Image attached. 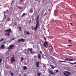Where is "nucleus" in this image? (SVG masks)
Returning <instances> with one entry per match:
<instances>
[{
	"mask_svg": "<svg viewBox=\"0 0 76 76\" xmlns=\"http://www.w3.org/2000/svg\"><path fill=\"white\" fill-rule=\"evenodd\" d=\"M38 19H39V15H38L36 19V27H34L35 31H37V30L38 29V28L39 26V21L38 20Z\"/></svg>",
	"mask_w": 76,
	"mask_h": 76,
	"instance_id": "nucleus-1",
	"label": "nucleus"
},
{
	"mask_svg": "<svg viewBox=\"0 0 76 76\" xmlns=\"http://www.w3.org/2000/svg\"><path fill=\"white\" fill-rule=\"evenodd\" d=\"M5 32H7L5 33V35H7L8 37H9L10 36V33L12 32V29L10 28L7 29L5 31Z\"/></svg>",
	"mask_w": 76,
	"mask_h": 76,
	"instance_id": "nucleus-2",
	"label": "nucleus"
},
{
	"mask_svg": "<svg viewBox=\"0 0 76 76\" xmlns=\"http://www.w3.org/2000/svg\"><path fill=\"white\" fill-rule=\"evenodd\" d=\"M44 39L45 40V42L43 45V46L45 47V48H47V46H48V42L46 41L47 40V39H46V38L45 37H44ZM45 44L47 46H46Z\"/></svg>",
	"mask_w": 76,
	"mask_h": 76,
	"instance_id": "nucleus-3",
	"label": "nucleus"
},
{
	"mask_svg": "<svg viewBox=\"0 0 76 76\" xmlns=\"http://www.w3.org/2000/svg\"><path fill=\"white\" fill-rule=\"evenodd\" d=\"M14 47V45H10L9 46V47L7 48L8 50H13V48Z\"/></svg>",
	"mask_w": 76,
	"mask_h": 76,
	"instance_id": "nucleus-4",
	"label": "nucleus"
},
{
	"mask_svg": "<svg viewBox=\"0 0 76 76\" xmlns=\"http://www.w3.org/2000/svg\"><path fill=\"white\" fill-rule=\"evenodd\" d=\"M20 41H22L23 42H25V39L23 38L20 39L18 41V42H20Z\"/></svg>",
	"mask_w": 76,
	"mask_h": 76,
	"instance_id": "nucleus-5",
	"label": "nucleus"
},
{
	"mask_svg": "<svg viewBox=\"0 0 76 76\" xmlns=\"http://www.w3.org/2000/svg\"><path fill=\"white\" fill-rule=\"evenodd\" d=\"M65 72L66 73H68V74L67 75L65 72H64V74L65 76H69V75L70 74V72L68 71H65Z\"/></svg>",
	"mask_w": 76,
	"mask_h": 76,
	"instance_id": "nucleus-6",
	"label": "nucleus"
},
{
	"mask_svg": "<svg viewBox=\"0 0 76 76\" xmlns=\"http://www.w3.org/2000/svg\"><path fill=\"white\" fill-rule=\"evenodd\" d=\"M15 61V58L14 57L12 56L11 60V63H13L14 61Z\"/></svg>",
	"mask_w": 76,
	"mask_h": 76,
	"instance_id": "nucleus-7",
	"label": "nucleus"
},
{
	"mask_svg": "<svg viewBox=\"0 0 76 76\" xmlns=\"http://www.w3.org/2000/svg\"><path fill=\"white\" fill-rule=\"evenodd\" d=\"M39 61L36 62V67H39Z\"/></svg>",
	"mask_w": 76,
	"mask_h": 76,
	"instance_id": "nucleus-8",
	"label": "nucleus"
},
{
	"mask_svg": "<svg viewBox=\"0 0 76 76\" xmlns=\"http://www.w3.org/2000/svg\"><path fill=\"white\" fill-rule=\"evenodd\" d=\"M28 50H29V51H30V53L32 54H34V53H35V52H32V48H31L30 49L29 48H28Z\"/></svg>",
	"mask_w": 76,
	"mask_h": 76,
	"instance_id": "nucleus-9",
	"label": "nucleus"
},
{
	"mask_svg": "<svg viewBox=\"0 0 76 76\" xmlns=\"http://www.w3.org/2000/svg\"><path fill=\"white\" fill-rule=\"evenodd\" d=\"M48 70L49 72H50L51 74H53V75H55V74L54 73V72H53V71H51L50 69H48Z\"/></svg>",
	"mask_w": 76,
	"mask_h": 76,
	"instance_id": "nucleus-10",
	"label": "nucleus"
},
{
	"mask_svg": "<svg viewBox=\"0 0 76 76\" xmlns=\"http://www.w3.org/2000/svg\"><path fill=\"white\" fill-rule=\"evenodd\" d=\"M38 59L41 60V55L38 54Z\"/></svg>",
	"mask_w": 76,
	"mask_h": 76,
	"instance_id": "nucleus-11",
	"label": "nucleus"
},
{
	"mask_svg": "<svg viewBox=\"0 0 76 76\" xmlns=\"http://www.w3.org/2000/svg\"><path fill=\"white\" fill-rule=\"evenodd\" d=\"M4 45H2L1 47V48L2 49V48H4Z\"/></svg>",
	"mask_w": 76,
	"mask_h": 76,
	"instance_id": "nucleus-12",
	"label": "nucleus"
},
{
	"mask_svg": "<svg viewBox=\"0 0 76 76\" xmlns=\"http://www.w3.org/2000/svg\"><path fill=\"white\" fill-rule=\"evenodd\" d=\"M27 69V67L25 66H23V69L24 70H26Z\"/></svg>",
	"mask_w": 76,
	"mask_h": 76,
	"instance_id": "nucleus-13",
	"label": "nucleus"
},
{
	"mask_svg": "<svg viewBox=\"0 0 76 76\" xmlns=\"http://www.w3.org/2000/svg\"><path fill=\"white\" fill-rule=\"evenodd\" d=\"M50 66H51V67L52 69H54V66L52 65L51 64H50Z\"/></svg>",
	"mask_w": 76,
	"mask_h": 76,
	"instance_id": "nucleus-14",
	"label": "nucleus"
},
{
	"mask_svg": "<svg viewBox=\"0 0 76 76\" xmlns=\"http://www.w3.org/2000/svg\"><path fill=\"white\" fill-rule=\"evenodd\" d=\"M69 63H70V64H76V62H74V63L69 62Z\"/></svg>",
	"mask_w": 76,
	"mask_h": 76,
	"instance_id": "nucleus-15",
	"label": "nucleus"
},
{
	"mask_svg": "<svg viewBox=\"0 0 76 76\" xmlns=\"http://www.w3.org/2000/svg\"><path fill=\"white\" fill-rule=\"evenodd\" d=\"M69 61H73V59L69 58Z\"/></svg>",
	"mask_w": 76,
	"mask_h": 76,
	"instance_id": "nucleus-16",
	"label": "nucleus"
},
{
	"mask_svg": "<svg viewBox=\"0 0 76 76\" xmlns=\"http://www.w3.org/2000/svg\"><path fill=\"white\" fill-rule=\"evenodd\" d=\"M65 60L66 61H69V58H66L65 59Z\"/></svg>",
	"mask_w": 76,
	"mask_h": 76,
	"instance_id": "nucleus-17",
	"label": "nucleus"
},
{
	"mask_svg": "<svg viewBox=\"0 0 76 76\" xmlns=\"http://www.w3.org/2000/svg\"><path fill=\"white\" fill-rule=\"evenodd\" d=\"M18 29H19V31H21V27H18Z\"/></svg>",
	"mask_w": 76,
	"mask_h": 76,
	"instance_id": "nucleus-18",
	"label": "nucleus"
},
{
	"mask_svg": "<svg viewBox=\"0 0 76 76\" xmlns=\"http://www.w3.org/2000/svg\"><path fill=\"white\" fill-rule=\"evenodd\" d=\"M29 31H28L26 32V34H27V35H29L30 34V33H29Z\"/></svg>",
	"mask_w": 76,
	"mask_h": 76,
	"instance_id": "nucleus-19",
	"label": "nucleus"
},
{
	"mask_svg": "<svg viewBox=\"0 0 76 76\" xmlns=\"http://www.w3.org/2000/svg\"><path fill=\"white\" fill-rule=\"evenodd\" d=\"M10 74L11 76H14V74H13V72H11Z\"/></svg>",
	"mask_w": 76,
	"mask_h": 76,
	"instance_id": "nucleus-20",
	"label": "nucleus"
},
{
	"mask_svg": "<svg viewBox=\"0 0 76 76\" xmlns=\"http://www.w3.org/2000/svg\"><path fill=\"white\" fill-rule=\"evenodd\" d=\"M37 76H41V73H37Z\"/></svg>",
	"mask_w": 76,
	"mask_h": 76,
	"instance_id": "nucleus-21",
	"label": "nucleus"
},
{
	"mask_svg": "<svg viewBox=\"0 0 76 76\" xmlns=\"http://www.w3.org/2000/svg\"><path fill=\"white\" fill-rule=\"evenodd\" d=\"M18 9H21V10H22L23 9H22V7H20L19 6H18Z\"/></svg>",
	"mask_w": 76,
	"mask_h": 76,
	"instance_id": "nucleus-22",
	"label": "nucleus"
},
{
	"mask_svg": "<svg viewBox=\"0 0 76 76\" xmlns=\"http://www.w3.org/2000/svg\"><path fill=\"white\" fill-rule=\"evenodd\" d=\"M25 13H23L21 15V16H22V17H23V16H25Z\"/></svg>",
	"mask_w": 76,
	"mask_h": 76,
	"instance_id": "nucleus-23",
	"label": "nucleus"
},
{
	"mask_svg": "<svg viewBox=\"0 0 76 76\" xmlns=\"http://www.w3.org/2000/svg\"><path fill=\"white\" fill-rule=\"evenodd\" d=\"M72 45H67L68 47H71Z\"/></svg>",
	"mask_w": 76,
	"mask_h": 76,
	"instance_id": "nucleus-24",
	"label": "nucleus"
},
{
	"mask_svg": "<svg viewBox=\"0 0 76 76\" xmlns=\"http://www.w3.org/2000/svg\"><path fill=\"white\" fill-rule=\"evenodd\" d=\"M30 12H31V13H33V10H30Z\"/></svg>",
	"mask_w": 76,
	"mask_h": 76,
	"instance_id": "nucleus-25",
	"label": "nucleus"
},
{
	"mask_svg": "<svg viewBox=\"0 0 76 76\" xmlns=\"http://www.w3.org/2000/svg\"><path fill=\"white\" fill-rule=\"evenodd\" d=\"M21 61H23V57H21Z\"/></svg>",
	"mask_w": 76,
	"mask_h": 76,
	"instance_id": "nucleus-26",
	"label": "nucleus"
},
{
	"mask_svg": "<svg viewBox=\"0 0 76 76\" xmlns=\"http://www.w3.org/2000/svg\"><path fill=\"white\" fill-rule=\"evenodd\" d=\"M34 26H32L31 27V28H32L31 29V30H34Z\"/></svg>",
	"mask_w": 76,
	"mask_h": 76,
	"instance_id": "nucleus-27",
	"label": "nucleus"
},
{
	"mask_svg": "<svg viewBox=\"0 0 76 76\" xmlns=\"http://www.w3.org/2000/svg\"><path fill=\"white\" fill-rule=\"evenodd\" d=\"M4 40V39H2L0 40V42H1V41H3Z\"/></svg>",
	"mask_w": 76,
	"mask_h": 76,
	"instance_id": "nucleus-28",
	"label": "nucleus"
},
{
	"mask_svg": "<svg viewBox=\"0 0 76 76\" xmlns=\"http://www.w3.org/2000/svg\"><path fill=\"white\" fill-rule=\"evenodd\" d=\"M39 52H40V53L41 54H42V51H41V50H40Z\"/></svg>",
	"mask_w": 76,
	"mask_h": 76,
	"instance_id": "nucleus-29",
	"label": "nucleus"
},
{
	"mask_svg": "<svg viewBox=\"0 0 76 76\" xmlns=\"http://www.w3.org/2000/svg\"><path fill=\"white\" fill-rule=\"evenodd\" d=\"M36 57H37V56H34V58H36Z\"/></svg>",
	"mask_w": 76,
	"mask_h": 76,
	"instance_id": "nucleus-30",
	"label": "nucleus"
},
{
	"mask_svg": "<svg viewBox=\"0 0 76 76\" xmlns=\"http://www.w3.org/2000/svg\"><path fill=\"white\" fill-rule=\"evenodd\" d=\"M58 72V70H56V72L55 73H57V72Z\"/></svg>",
	"mask_w": 76,
	"mask_h": 76,
	"instance_id": "nucleus-31",
	"label": "nucleus"
},
{
	"mask_svg": "<svg viewBox=\"0 0 76 76\" xmlns=\"http://www.w3.org/2000/svg\"><path fill=\"white\" fill-rule=\"evenodd\" d=\"M10 18H9L7 19V20H10Z\"/></svg>",
	"mask_w": 76,
	"mask_h": 76,
	"instance_id": "nucleus-32",
	"label": "nucleus"
},
{
	"mask_svg": "<svg viewBox=\"0 0 76 76\" xmlns=\"http://www.w3.org/2000/svg\"><path fill=\"white\" fill-rule=\"evenodd\" d=\"M46 14H47L46 12L45 13V14H44V16H45V15H46Z\"/></svg>",
	"mask_w": 76,
	"mask_h": 76,
	"instance_id": "nucleus-33",
	"label": "nucleus"
},
{
	"mask_svg": "<svg viewBox=\"0 0 76 76\" xmlns=\"http://www.w3.org/2000/svg\"><path fill=\"white\" fill-rule=\"evenodd\" d=\"M68 41L69 42H70V41H71V40H68Z\"/></svg>",
	"mask_w": 76,
	"mask_h": 76,
	"instance_id": "nucleus-34",
	"label": "nucleus"
},
{
	"mask_svg": "<svg viewBox=\"0 0 76 76\" xmlns=\"http://www.w3.org/2000/svg\"><path fill=\"white\" fill-rule=\"evenodd\" d=\"M70 24L72 26V23H70Z\"/></svg>",
	"mask_w": 76,
	"mask_h": 76,
	"instance_id": "nucleus-35",
	"label": "nucleus"
},
{
	"mask_svg": "<svg viewBox=\"0 0 76 76\" xmlns=\"http://www.w3.org/2000/svg\"><path fill=\"white\" fill-rule=\"evenodd\" d=\"M14 39H15L13 38H12V40H14Z\"/></svg>",
	"mask_w": 76,
	"mask_h": 76,
	"instance_id": "nucleus-36",
	"label": "nucleus"
},
{
	"mask_svg": "<svg viewBox=\"0 0 76 76\" xmlns=\"http://www.w3.org/2000/svg\"><path fill=\"white\" fill-rule=\"evenodd\" d=\"M31 20H30L29 22V23H31Z\"/></svg>",
	"mask_w": 76,
	"mask_h": 76,
	"instance_id": "nucleus-37",
	"label": "nucleus"
},
{
	"mask_svg": "<svg viewBox=\"0 0 76 76\" xmlns=\"http://www.w3.org/2000/svg\"><path fill=\"white\" fill-rule=\"evenodd\" d=\"M23 1V0H21V1H21V2H22V1Z\"/></svg>",
	"mask_w": 76,
	"mask_h": 76,
	"instance_id": "nucleus-38",
	"label": "nucleus"
},
{
	"mask_svg": "<svg viewBox=\"0 0 76 76\" xmlns=\"http://www.w3.org/2000/svg\"><path fill=\"white\" fill-rule=\"evenodd\" d=\"M60 62H63V61H60Z\"/></svg>",
	"mask_w": 76,
	"mask_h": 76,
	"instance_id": "nucleus-39",
	"label": "nucleus"
},
{
	"mask_svg": "<svg viewBox=\"0 0 76 76\" xmlns=\"http://www.w3.org/2000/svg\"><path fill=\"white\" fill-rule=\"evenodd\" d=\"M15 25H17V23H15Z\"/></svg>",
	"mask_w": 76,
	"mask_h": 76,
	"instance_id": "nucleus-40",
	"label": "nucleus"
},
{
	"mask_svg": "<svg viewBox=\"0 0 76 76\" xmlns=\"http://www.w3.org/2000/svg\"><path fill=\"white\" fill-rule=\"evenodd\" d=\"M52 50H53V49H54V48H53V47H52Z\"/></svg>",
	"mask_w": 76,
	"mask_h": 76,
	"instance_id": "nucleus-41",
	"label": "nucleus"
},
{
	"mask_svg": "<svg viewBox=\"0 0 76 76\" xmlns=\"http://www.w3.org/2000/svg\"><path fill=\"white\" fill-rule=\"evenodd\" d=\"M13 3H14V1H12V4Z\"/></svg>",
	"mask_w": 76,
	"mask_h": 76,
	"instance_id": "nucleus-42",
	"label": "nucleus"
},
{
	"mask_svg": "<svg viewBox=\"0 0 76 76\" xmlns=\"http://www.w3.org/2000/svg\"><path fill=\"white\" fill-rule=\"evenodd\" d=\"M50 9H49L48 10V11H50Z\"/></svg>",
	"mask_w": 76,
	"mask_h": 76,
	"instance_id": "nucleus-43",
	"label": "nucleus"
},
{
	"mask_svg": "<svg viewBox=\"0 0 76 76\" xmlns=\"http://www.w3.org/2000/svg\"><path fill=\"white\" fill-rule=\"evenodd\" d=\"M62 62H64V63H65V62H66V61H62Z\"/></svg>",
	"mask_w": 76,
	"mask_h": 76,
	"instance_id": "nucleus-44",
	"label": "nucleus"
},
{
	"mask_svg": "<svg viewBox=\"0 0 76 76\" xmlns=\"http://www.w3.org/2000/svg\"><path fill=\"white\" fill-rule=\"evenodd\" d=\"M50 51L51 52H52V50H50Z\"/></svg>",
	"mask_w": 76,
	"mask_h": 76,
	"instance_id": "nucleus-45",
	"label": "nucleus"
},
{
	"mask_svg": "<svg viewBox=\"0 0 76 76\" xmlns=\"http://www.w3.org/2000/svg\"><path fill=\"white\" fill-rule=\"evenodd\" d=\"M4 13H6V12H4Z\"/></svg>",
	"mask_w": 76,
	"mask_h": 76,
	"instance_id": "nucleus-46",
	"label": "nucleus"
},
{
	"mask_svg": "<svg viewBox=\"0 0 76 76\" xmlns=\"http://www.w3.org/2000/svg\"><path fill=\"white\" fill-rule=\"evenodd\" d=\"M50 47H53V46H50Z\"/></svg>",
	"mask_w": 76,
	"mask_h": 76,
	"instance_id": "nucleus-47",
	"label": "nucleus"
},
{
	"mask_svg": "<svg viewBox=\"0 0 76 76\" xmlns=\"http://www.w3.org/2000/svg\"><path fill=\"white\" fill-rule=\"evenodd\" d=\"M44 67H46V66H45V65H44Z\"/></svg>",
	"mask_w": 76,
	"mask_h": 76,
	"instance_id": "nucleus-48",
	"label": "nucleus"
},
{
	"mask_svg": "<svg viewBox=\"0 0 76 76\" xmlns=\"http://www.w3.org/2000/svg\"><path fill=\"white\" fill-rule=\"evenodd\" d=\"M12 4H13V3H12L11 5H12Z\"/></svg>",
	"mask_w": 76,
	"mask_h": 76,
	"instance_id": "nucleus-49",
	"label": "nucleus"
},
{
	"mask_svg": "<svg viewBox=\"0 0 76 76\" xmlns=\"http://www.w3.org/2000/svg\"><path fill=\"white\" fill-rule=\"evenodd\" d=\"M24 75H26V74H25Z\"/></svg>",
	"mask_w": 76,
	"mask_h": 76,
	"instance_id": "nucleus-50",
	"label": "nucleus"
},
{
	"mask_svg": "<svg viewBox=\"0 0 76 76\" xmlns=\"http://www.w3.org/2000/svg\"><path fill=\"white\" fill-rule=\"evenodd\" d=\"M35 1H37V0H35Z\"/></svg>",
	"mask_w": 76,
	"mask_h": 76,
	"instance_id": "nucleus-51",
	"label": "nucleus"
},
{
	"mask_svg": "<svg viewBox=\"0 0 76 76\" xmlns=\"http://www.w3.org/2000/svg\"><path fill=\"white\" fill-rule=\"evenodd\" d=\"M33 47H34V46L33 45Z\"/></svg>",
	"mask_w": 76,
	"mask_h": 76,
	"instance_id": "nucleus-52",
	"label": "nucleus"
},
{
	"mask_svg": "<svg viewBox=\"0 0 76 76\" xmlns=\"http://www.w3.org/2000/svg\"><path fill=\"white\" fill-rule=\"evenodd\" d=\"M20 76H21L20 75Z\"/></svg>",
	"mask_w": 76,
	"mask_h": 76,
	"instance_id": "nucleus-53",
	"label": "nucleus"
},
{
	"mask_svg": "<svg viewBox=\"0 0 76 76\" xmlns=\"http://www.w3.org/2000/svg\"><path fill=\"white\" fill-rule=\"evenodd\" d=\"M75 54H76V53H75Z\"/></svg>",
	"mask_w": 76,
	"mask_h": 76,
	"instance_id": "nucleus-54",
	"label": "nucleus"
}]
</instances>
